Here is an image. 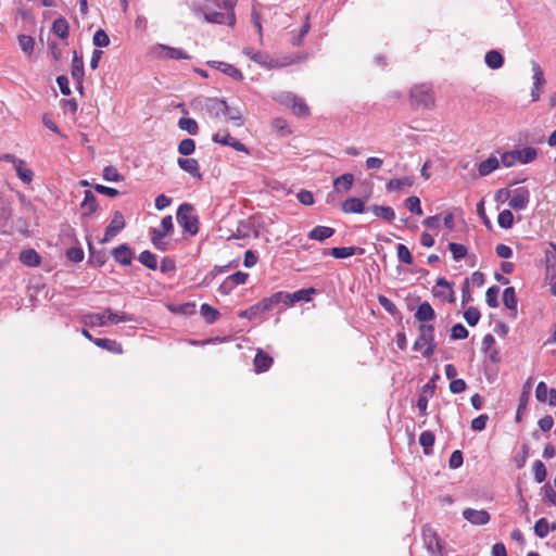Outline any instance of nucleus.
<instances>
[{
	"instance_id": "40",
	"label": "nucleus",
	"mask_w": 556,
	"mask_h": 556,
	"mask_svg": "<svg viewBox=\"0 0 556 556\" xmlns=\"http://www.w3.org/2000/svg\"><path fill=\"white\" fill-rule=\"evenodd\" d=\"M151 235V242L155 247V249L160 251H166L167 250V242L164 241V238L166 235L162 233L160 229L152 228L150 230Z\"/></svg>"
},
{
	"instance_id": "47",
	"label": "nucleus",
	"mask_w": 556,
	"mask_h": 556,
	"mask_svg": "<svg viewBox=\"0 0 556 556\" xmlns=\"http://www.w3.org/2000/svg\"><path fill=\"white\" fill-rule=\"evenodd\" d=\"M290 109L292 110L293 114L296 115L298 117H306L309 115V108L307 106L305 101L300 97L296 98V101H294Z\"/></svg>"
},
{
	"instance_id": "20",
	"label": "nucleus",
	"mask_w": 556,
	"mask_h": 556,
	"mask_svg": "<svg viewBox=\"0 0 556 556\" xmlns=\"http://www.w3.org/2000/svg\"><path fill=\"white\" fill-rule=\"evenodd\" d=\"M112 254L117 263L121 265H130L131 264V250L127 244H121L113 249Z\"/></svg>"
},
{
	"instance_id": "7",
	"label": "nucleus",
	"mask_w": 556,
	"mask_h": 556,
	"mask_svg": "<svg viewBox=\"0 0 556 556\" xmlns=\"http://www.w3.org/2000/svg\"><path fill=\"white\" fill-rule=\"evenodd\" d=\"M530 200V192L526 187H519L510 191L508 205L515 211H522L527 207Z\"/></svg>"
},
{
	"instance_id": "60",
	"label": "nucleus",
	"mask_w": 556,
	"mask_h": 556,
	"mask_svg": "<svg viewBox=\"0 0 556 556\" xmlns=\"http://www.w3.org/2000/svg\"><path fill=\"white\" fill-rule=\"evenodd\" d=\"M533 473L535 482L541 483L546 478V468L545 465L541 460H536L533 464Z\"/></svg>"
},
{
	"instance_id": "53",
	"label": "nucleus",
	"mask_w": 556,
	"mask_h": 556,
	"mask_svg": "<svg viewBox=\"0 0 556 556\" xmlns=\"http://www.w3.org/2000/svg\"><path fill=\"white\" fill-rule=\"evenodd\" d=\"M397 258L401 263L410 265L413 263V256L408 248L402 243L396 245Z\"/></svg>"
},
{
	"instance_id": "17",
	"label": "nucleus",
	"mask_w": 556,
	"mask_h": 556,
	"mask_svg": "<svg viewBox=\"0 0 556 556\" xmlns=\"http://www.w3.org/2000/svg\"><path fill=\"white\" fill-rule=\"evenodd\" d=\"M177 164L178 166L187 172L188 174H190L192 177L201 180L202 179V174L200 172V166H199V163L195 159H184V157H179L177 160Z\"/></svg>"
},
{
	"instance_id": "63",
	"label": "nucleus",
	"mask_w": 556,
	"mask_h": 556,
	"mask_svg": "<svg viewBox=\"0 0 556 556\" xmlns=\"http://www.w3.org/2000/svg\"><path fill=\"white\" fill-rule=\"evenodd\" d=\"M468 334V330L462 324H456L451 329V339L453 340L466 339Z\"/></svg>"
},
{
	"instance_id": "41",
	"label": "nucleus",
	"mask_w": 556,
	"mask_h": 556,
	"mask_svg": "<svg viewBox=\"0 0 556 556\" xmlns=\"http://www.w3.org/2000/svg\"><path fill=\"white\" fill-rule=\"evenodd\" d=\"M260 8H262V5L260 3H256V2L253 3L252 13H251V22L260 36V40H262L263 27H262V22H261V20H262L261 12L258 11Z\"/></svg>"
},
{
	"instance_id": "64",
	"label": "nucleus",
	"mask_w": 556,
	"mask_h": 556,
	"mask_svg": "<svg viewBox=\"0 0 556 556\" xmlns=\"http://www.w3.org/2000/svg\"><path fill=\"white\" fill-rule=\"evenodd\" d=\"M548 392H549V389L547 388L546 383L543 381L539 382L535 388L536 400L540 402H546Z\"/></svg>"
},
{
	"instance_id": "58",
	"label": "nucleus",
	"mask_w": 556,
	"mask_h": 556,
	"mask_svg": "<svg viewBox=\"0 0 556 556\" xmlns=\"http://www.w3.org/2000/svg\"><path fill=\"white\" fill-rule=\"evenodd\" d=\"M533 86L541 87L545 84L544 73L539 63L532 62Z\"/></svg>"
},
{
	"instance_id": "43",
	"label": "nucleus",
	"mask_w": 556,
	"mask_h": 556,
	"mask_svg": "<svg viewBox=\"0 0 556 556\" xmlns=\"http://www.w3.org/2000/svg\"><path fill=\"white\" fill-rule=\"evenodd\" d=\"M178 127L181 130H186L190 135H197L199 131V126L195 119L191 117H181L178 121Z\"/></svg>"
},
{
	"instance_id": "6",
	"label": "nucleus",
	"mask_w": 556,
	"mask_h": 556,
	"mask_svg": "<svg viewBox=\"0 0 556 556\" xmlns=\"http://www.w3.org/2000/svg\"><path fill=\"white\" fill-rule=\"evenodd\" d=\"M190 8L195 14H202L203 18L207 23L229 25V18H228L227 13H223L219 11H207V8H208L207 4H205L204 7H201V5H198L197 3H192Z\"/></svg>"
},
{
	"instance_id": "15",
	"label": "nucleus",
	"mask_w": 556,
	"mask_h": 556,
	"mask_svg": "<svg viewBox=\"0 0 556 556\" xmlns=\"http://www.w3.org/2000/svg\"><path fill=\"white\" fill-rule=\"evenodd\" d=\"M265 304L268 311L273 309L276 306H280V311L290 307L289 305V293L283 291H278L273 293L270 296L264 298Z\"/></svg>"
},
{
	"instance_id": "14",
	"label": "nucleus",
	"mask_w": 556,
	"mask_h": 556,
	"mask_svg": "<svg viewBox=\"0 0 556 556\" xmlns=\"http://www.w3.org/2000/svg\"><path fill=\"white\" fill-rule=\"evenodd\" d=\"M463 517L471 525L482 526L490 521V514L484 509L466 508L463 511Z\"/></svg>"
},
{
	"instance_id": "12",
	"label": "nucleus",
	"mask_w": 556,
	"mask_h": 556,
	"mask_svg": "<svg viewBox=\"0 0 556 556\" xmlns=\"http://www.w3.org/2000/svg\"><path fill=\"white\" fill-rule=\"evenodd\" d=\"M154 53L165 60H189L190 55H188L184 50L169 47L166 45H156L154 47Z\"/></svg>"
},
{
	"instance_id": "19",
	"label": "nucleus",
	"mask_w": 556,
	"mask_h": 556,
	"mask_svg": "<svg viewBox=\"0 0 556 556\" xmlns=\"http://www.w3.org/2000/svg\"><path fill=\"white\" fill-rule=\"evenodd\" d=\"M415 318L420 324H429L430 321H432L435 318L434 309L432 308V306L430 305L429 302L420 303V305L418 306V308L415 313Z\"/></svg>"
},
{
	"instance_id": "62",
	"label": "nucleus",
	"mask_w": 556,
	"mask_h": 556,
	"mask_svg": "<svg viewBox=\"0 0 556 556\" xmlns=\"http://www.w3.org/2000/svg\"><path fill=\"white\" fill-rule=\"evenodd\" d=\"M237 0H223V7L227 11L229 18V26H233L236 24V14H235V7H236Z\"/></svg>"
},
{
	"instance_id": "44",
	"label": "nucleus",
	"mask_w": 556,
	"mask_h": 556,
	"mask_svg": "<svg viewBox=\"0 0 556 556\" xmlns=\"http://www.w3.org/2000/svg\"><path fill=\"white\" fill-rule=\"evenodd\" d=\"M138 261L142 265L147 266L149 269L154 270L157 268V260H156L155 254H153L152 252H150L148 250L140 253Z\"/></svg>"
},
{
	"instance_id": "50",
	"label": "nucleus",
	"mask_w": 556,
	"mask_h": 556,
	"mask_svg": "<svg viewBox=\"0 0 556 556\" xmlns=\"http://www.w3.org/2000/svg\"><path fill=\"white\" fill-rule=\"evenodd\" d=\"M405 207L415 215H422V208L418 197L412 195L405 200Z\"/></svg>"
},
{
	"instance_id": "9",
	"label": "nucleus",
	"mask_w": 556,
	"mask_h": 556,
	"mask_svg": "<svg viewBox=\"0 0 556 556\" xmlns=\"http://www.w3.org/2000/svg\"><path fill=\"white\" fill-rule=\"evenodd\" d=\"M125 219L123 214L119 211H115L113 213L112 219L108 227L105 228V232L103 238L101 239V243H106L111 241L118 232H121L125 228Z\"/></svg>"
},
{
	"instance_id": "54",
	"label": "nucleus",
	"mask_w": 556,
	"mask_h": 556,
	"mask_svg": "<svg viewBox=\"0 0 556 556\" xmlns=\"http://www.w3.org/2000/svg\"><path fill=\"white\" fill-rule=\"evenodd\" d=\"M18 45L20 48L25 52L30 54L34 51L35 39L31 36L20 35L18 36Z\"/></svg>"
},
{
	"instance_id": "29",
	"label": "nucleus",
	"mask_w": 556,
	"mask_h": 556,
	"mask_svg": "<svg viewBox=\"0 0 556 556\" xmlns=\"http://www.w3.org/2000/svg\"><path fill=\"white\" fill-rule=\"evenodd\" d=\"M20 261L24 265L36 267L40 264L41 257L34 249H26L20 253Z\"/></svg>"
},
{
	"instance_id": "16",
	"label": "nucleus",
	"mask_w": 556,
	"mask_h": 556,
	"mask_svg": "<svg viewBox=\"0 0 556 556\" xmlns=\"http://www.w3.org/2000/svg\"><path fill=\"white\" fill-rule=\"evenodd\" d=\"M205 108L207 113L214 117H220L225 115V110H227V102L217 98H210L205 102Z\"/></svg>"
},
{
	"instance_id": "33",
	"label": "nucleus",
	"mask_w": 556,
	"mask_h": 556,
	"mask_svg": "<svg viewBox=\"0 0 556 556\" xmlns=\"http://www.w3.org/2000/svg\"><path fill=\"white\" fill-rule=\"evenodd\" d=\"M52 31L61 39H66L70 34L68 22L64 17L56 18L52 24Z\"/></svg>"
},
{
	"instance_id": "56",
	"label": "nucleus",
	"mask_w": 556,
	"mask_h": 556,
	"mask_svg": "<svg viewBox=\"0 0 556 556\" xmlns=\"http://www.w3.org/2000/svg\"><path fill=\"white\" fill-rule=\"evenodd\" d=\"M194 150H195V142L193 139H190V138L184 139L178 144V152L181 155H186V156L190 155L194 152Z\"/></svg>"
},
{
	"instance_id": "25",
	"label": "nucleus",
	"mask_w": 556,
	"mask_h": 556,
	"mask_svg": "<svg viewBox=\"0 0 556 556\" xmlns=\"http://www.w3.org/2000/svg\"><path fill=\"white\" fill-rule=\"evenodd\" d=\"M265 312H268V308L265 304V301L264 299H262L260 302H257L256 304L250 306L249 308L244 309V311H241L239 312L238 316L240 318H248V319H252Z\"/></svg>"
},
{
	"instance_id": "22",
	"label": "nucleus",
	"mask_w": 556,
	"mask_h": 556,
	"mask_svg": "<svg viewBox=\"0 0 556 556\" xmlns=\"http://www.w3.org/2000/svg\"><path fill=\"white\" fill-rule=\"evenodd\" d=\"M330 254L336 258H346L353 255L364 254V249L358 247H340L332 248Z\"/></svg>"
},
{
	"instance_id": "38",
	"label": "nucleus",
	"mask_w": 556,
	"mask_h": 556,
	"mask_svg": "<svg viewBox=\"0 0 556 556\" xmlns=\"http://www.w3.org/2000/svg\"><path fill=\"white\" fill-rule=\"evenodd\" d=\"M200 313L207 324H213L219 318V312L212 305L204 303L200 307Z\"/></svg>"
},
{
	"instance_id": "2",
	"label": "nucleus",
	"mask_w": 556,
	"mask_h": 556,
	"mask_svg": "<svg viewBox=\"0 0 556 556\" xmlns=\"http://www.w3.org/2000/svg\"><path fill=\"white\" fill-rule=\"evenodd\" d=\"M419 334L414 342L415 351H422L425 357H430L435 349L434 327L431 324H420L418 327Z\"/></svg>"
},
{
	"instance_id": "55",
	"label": "nucleus",
	"mask_w": 556,
	"mask_h": 556,
	"mask_svg": "<svg viewBox=\"0 0 556 556\" xmlns=\"http://www.w3.org/2000/svg\"><path fill=\"white\" fill-rule=\"evenodd\" d=\"M296 98L298 96L292 92L282 91L275 97V100L285 106L291 108Z\"/></svg>"
},
{
	"instance_id": "10",
	"label": "nucleus",
	"mask_w": 556,
	"mask_h": 556,
	"mask_svg": "<svg viewBox=\"0 0 556 556\" xmlns=\"http://www.w3.org/2000/svg\"><path fill=\"white\" fill-rule=\"evenodd\" d=\"M243 53L250 60L265 68H274L279 66L278 62L270 58V55L266 52L257 51L253 48L247 47L243 49Z\"/></svg>"
},
{
	"instance_id": "49",
	"label": "nucleus",
	"mask_w": 556,
	"mask_h": 556,
	"mask_svg": "<svg viewBox=\"0 0 556 556\" xmlns=\"http://www.w3.org/2000/svg\"><path fill=\"white\" fill-rule=\"evenodd\" d=\"M448 250L451 251L453 258L455 261H460L464 257H466L468 251L467 248L464 244L450 242L448 243Z\"/></svg>"
},
{
	"instance_id": "8",
	"label": "nucleus",
	"mask_w": 556,
	"mask_h": 556,
	"mask_svg": "<svg viewBox=\"0 0 556 556\" xmlns=\"http://www.w3.org/2000/svg\"><path fill=\"white\" fill-rule=\"evenodd\" d=\"M433 295L442 301L454 303L455 293L453 282L447 281L444 277H439L433 288Z\"/></svg>"
},
{
	"instance_id": "39",
	"label": "nucleus",
	"mask_w": 556,
	"mask_h": 556,
	"mask_svg": "<svg viewBox=\"0 0 556 556\" xmlns=\"http://www.w3.org/2000/svg\"><path fill=\"white\" fill-rule=\"evenodd\" d=\"M503 303L506 308L514 311L517 313V299L515 289L513 287H507L503 292Z\"/></svg>"
},
{
	"instance_id": "13",
	"label": "nucleus",
	"mask_w": 556,
	"mask_h": 556,
	"mask_svg": "<svg viewBox=\"0 0 556 556\" xmlns=\"http://www.w3.org/2000/svg\"><path fill=\"white\" fill-rule=\"evenodd\" d=\"M71 75L74 81L77 85V89L83 92L84 89V76H85V67L83 56L77 53V51L73 52V60L71 65Z\"/></svg>"
},
{
	"instance_id": "4",
	"label": "nucleus",
	"mask_w": 556,
	"mask_h": 556,
	"mask_svg": "<svg viewBox=\"0 0 556 556\" xmlns=\"http://www.w3.org/2000/svg\"><path fill=\"white\" fill-rule=\"evenodd\" d=\"M410 104L416 109H432L434 94L430 85L420 84L410 89Z\"/></svg>"
},
{
	"instance_id": "42",
	"label": "nucleus",
	"mask_w": 556,
	"mask_h": 556,
	"mask_svg": "<svg viewBox=\"0 0 556 556\" xmlns=\"http://www.w3.org/2000/svg\"><path fill=\"white\" fill-rule=\"evenodd\" d=\"M555 529L556 526H549L548 521L545 518H540L534 525V533L541 539L547 536L549 531Z\"/></svg>"
},
{
	"instance_id": "34",
	"label": "nucleus",
	"mask_w": 556,
	"mask_h": 556,
	"mask_svg": "<svg viewBox=\"0 0 556 556\" xmlns=\"http://www.w3.org/2000/svg\"><path fill=\"white\" fill-rule=\"evenodd\" d=\"M17 177L24 184H30L34 178V172L28 168L23 160H20L17 164L14 165Z\"/></svg>"
},
{
	"instance_id": "3",
	"label": "nucleus",
	"mask_w": 556,
	"mask_h": 556,
	"mask_svg": "<svg viewBox=\"0 0 556 556\" xmlns=\"http://www.w3.org/2000/svg\"><path fill=\"white\" fill-rule=\"evenodd\" d=\"M177 223L182 229L194 236L199 231V217L193 213V206L189 203H182L178 206L176 213Z\"/></svg>"
},
{
	"instance_id": "18",
	"label": "nucleus",
	"mask_w": 556,
	"mask_h": 556,
	"mask_svg": "<svg viewBox=\"0 0 556 556\" xmlns=\"http://www.w3.org/2000/svg\"><path fill=\"white\" fill-rule=\"evenodd\" d=\"M80 208L83 211V216L87 217L94 213L98 208V201L96 195L91 190H86L84 193V200L80 203Z\"/></svg>"
},
{
	"instance_id": "32",
	"label": "nucleus",
	"mask_w": 556,
	"mask_h": 556,
	"mask_svg": "<svg viewBox=\"0 0 556 556\" xmlns=\"http://www.w3.org/2000/svg\"><path fill=\"white\" fill-rule=\"evenodd\" d=\"M484 62L488 67L498 70L503 66L504 58L497 50H490L485 53Z\"/></svg>"
},
{
	"instance_id": "28",
	"label": "nucleus",
	"mask_w": 556,
	"mask_h": 556,
	"mask_svg": "<svg viewBox=\"0 0 556 556\" xmlns=\"http://www.w3.org/2000/svg\"><path fill=\"white\" fill-rule=\"evenodd\" d=\"M517 163L529 164L536 159L538 152L532 147H525L522 149H516Z\"/></svg>"
},
{
	"instance_id": "48",
	"label": "nucleus",
	"mask_w": 556,
	"mask_h": 556,
	"mask_svg": "<svg viewBox=\"0 0 556 556\" xmlns=\"http://www.w3.org/2000/svg\"><path fill=\"white\" fill-rule=\"evenodd\" d=\"M497 223L501 228L509 229L514 224V215L511 211H502L497 216Z\"/></svg>"
},
{
	"instance_id": "57",
	"label": "nucleus",
	"mask_w": 556,
	"mask_h": 556,
	"mask_svg": "<svg viewBox=\"0 0 556 556\" xmlns=\"http://www.w3.org/2000/svg\"><path fill=\"white\" fill-rule=\"evenodd\" d=\"M92 42L98 48H104L109 46L110 38L103 29H98L92 37Z\"/></svg>"
},
{
	"instance_id": "45",
	"label": "nucleus",
	"mask_w": 556,
	"mask_h": 556,
	"mask_svg": "<svg viewBox=\"0 0 556 556\" xmlns=\"http://www.w3.org/2000/svg\"><path fill=\"white\" fill-rule=\"evenodd\" d=\"M225 115L228 116V119L233 123L235 126H242L244 124L243 116L241 111L238 108L230 106L227 104V110H225Z\"/></svg>"
},
{
	"instance_id": "36",
	"label": "nucleus",
	"mask_w": 556,
	"mask_h": 556,
	"mask_svg": "<svg viewBox=\"0 0 556 556\" xmlns=\"http://www.w3.org/2000/svg\"><path fill=\"white\" fill-rule=\"evenodd\" d=\"M435 438L433 432L426 430L422 431L419 435V444L424 448V453L426 455H430L432 453V446L434 444Z\"/></svg>"
},
{
	"instance_id": "59",
	"label": "nucleus",
	"mask_w": 556,
	"mask_h": 556,
	"mask_svg": "<svg viewBox=\"0 0 556 556\" xmlns=\"http://www.w3.org/2000/svg\"><path fill=\"white\" fill-rule=\"evenodd\" d=\"M103 178L106 181H121L123 180V176L117 172V169L114 166H105L103 169Z\"/></svg>"
},
{
	"instance_id": "24",
	"label": "nucleus",
	"mask_w": 556,
	"mask_h": 556,
	"mask_svg": "<svg viewBox=\"0 0 556 556\" xmlns=\"http://www.w3.org/2000/svg\"><path fill=\"white\" fill-rule=\"evenodd\" d=\"M500 167V160L494 156L490 155L486 160L482 161L478 165L479 175L481 177H485L496 170Z\"/></svg>"
},
{
	"instance_id": "61",
	"label": "nucleus",
	"mask_w": 556,
	"mask_h": 556,
	"mask_svg": "<svg viewBox=\"0 0 556 556\" xmlns=\"http://www.w3.org/2000/svg\"><path fill=\"white\" fill-rule=\"evenodd\" d=\"M504 167H511L517 164V157L515 150L506 151L501 155L500 165Z\"/></svg>"
},
{
	"instance_id": "26",
	"label": "nucleus",
	"mask_w": 556,
	"mask_h": 556,
	"mask_svg": "<svg viewBox=\"0 0 556 556\" xmlns=\"http://www.w3.org/2000/svg\"><path fill=\"white\" fill-rule=\"evenodd\" d=\"M334 229L328 226H316L307 235L311 240L325 241L332 237Z\"/></svg>"
},
{
	"instance_id": "5",
	"label": "nucleus",
	"mask_w": 556,
	"mask_h": 556,
	"mask_svg": "<svg viewBox=\"0 0 556 556\" xmlns=\"http://www.w3.org/2000/svg\"><path fill=\"white\" fill-rule=\"evenodd\" d=\"M422 540L430 556H446L441 540L432 528L425 527L422 529Z\"/></svg>"
},
{
	"instance_id": "30",
	"label": "nucleus",
	"mask_w": 556,
	"mask_h": 556,
	"mask_svg": "<svg viewBox=\"0 0 556 556\" xmlns=\"http://www.w3.org/2000/svg\"><path fill=\"white\" fill-rule=\"evenodd\" d=\"M94 344L98 348L108 350L109 352L113 354H122L123 348L122 344L116 342L115 340L106 339V338H97L94 340Z\"/></svg>"
},
{
	"instance_id": "35",
	"label": "nucleus",
	"mask_w": 556,
	"mask_h": 556,
	"mask_svg": "<svg viewBox=\"0 0 556 556\" xmlns=\"http://www.w3.org/2000/svg\"><path fill=\"white\" fill-rule=\"evenodd\" d=\"M354 182V176L350 173L343 174L333 180V187L337 191H349Z\"/></svg>"
},
{
	"instance_id": "51",
	"label": "nucleus",
	"mask_w": 556,
	"mask_h": 556,
	"mask_svg": "<svg viewBox=\"0 0 556 556\" xmlns=\"http://www.w3.org/2000/svg\"><path fill=\"white\" fill-rule=\"evenodd\" d=\"M498 293L500 288L497 286H492L486 290L485 293V301L490 307H497L500 305L498 303Z\"/></svg>"
},
{
	"instance_id": "11",
	"label": "nucleus",
	"mask_w": 556,
	"mask_h": 556,
	"mask_svg": "<svg viewBox=\"0 0 556 556\" xmlns=\"http://www.w3.org/2000/svg\"><path fill=\"white\" fill-rule=\"evenodd\" d=\"M212 140L215 143H219L222 146H228V147L233 148L236 151L244 152V153L249 154L248 148L242 142H240L236 138L231 137L227 130H220V131L215 132L212 136Z\"/></svg>"
},
{
	"instance_id": "1",
	"label": "nucleus",
	"mask_w": 556,
	"mask_h": 556,
	"mask_svg": "<svg viewBox=\"0 0 556 556\" xmlns=\"http://www.w3.org/2000/svg\"><path fill=\"white\" fill-rule=\"evenodd\" d=\"M81 320L87 327H104L118 323L134 321V317L123 312H113L111 308H105L99 313L85 314Z\"/></svg>"
},
{
	"instance_id": "31",
	"label": "nucleus",
	"mask_w": 556,
	"mask_h": 556,
	"mask_svg": "<svg viewBox=\"0 0 556 556\" xmlns=\"http://www.w3.org/2000/svg\"><path fill=\"white\" fill-rule=\"evenodd\" d=\"M368 210L372 212L375 216L387 222H392L395 218L394 210L391 206H381L374 204L369 206Z\"/></svg>"
},
{
	"instance_id": "46",
	"label": "nucleus",
	"mask_w": 556,
	"mask_h": 556,
	"mask_svg": "<svg viewBox=\"0 0 556 556\" xmlns=\"http://www.w3.org/2000/svg\"><path fill=\"white\" fill-rule=\"evenodd\" d=\"M218 71L224 73L225 75L236 79V80H242L243 75L242 73L232 64L224 62V64H218Z\"/></svg>"
},
{
	"instance_id": "23",
	"label": "nucleus",
	"mask_w": 556,
	"mask_h": 556,
	"mask_svg": "<svg viewBox=\"0 0 556 556\" xmlns=\"http://www.w3.org/2000/svg\"><path fill=\"white\" fill-rule=\"evenodd\" d=\"M273 365V357L267 353L258 350L254 357V367L256 372H264Z\"/></svg>"
},
{
	"instance_id": "21",
	"label": "nucleus",
	"mask_w": 556,
	"mask_h": 556,
	"mask_svg": "<svg viewBox=\"0 0 556 556\" xmlns=\"http://www.w3.org/2000/svg\"><path fill=\"white\" fill-rule=\"evenodd\" d=\"M341 207L346 214H361L365 211V203L359 198H349L342 203Z\"/></svg>"
},
{
	"instance_id": "52",
	"label": "nucleus",
	"mask_w": 556,
	"mask_h": 556,
	"mask_svg": "<svg viewBox=\"0 0 556 556\" xmlns=\"http://www.w3.org/2000/svg\"><path fill=\"white\" fill-rule=\"evenodd\" d=\"M481 314L477 307H469L464 312V318L471 327L476 326L480 320Z\"/></svg>"
},
{
	"instance_id": "27",
	"label": "nucleus",
	"mask_w": 556,
	"mask_h": 556,
	"mask_svg": "<svg viewBox=\"0 0 556 556\" xmlns=\"http://www.w3.org/2000/svg\"><path fill=\"white\" fill-rule=\"evenodd\" d=\"M316 293L314 288L301 289L293 293H289V305L293 306L298 302H309L312 300V295Z\"/></svg>"
},
{
	"instance_id": "37",
	"label": "nucleus",
	"mask_w": 556,
	"mask_h": 556,
	"mask_svg": "<svg viewBox=\"0 0 556 556\" xmlns=\"http://www.w3.org/2000/svg\"><path fill=\"white\" fill-rule=\"evenodd\" d=\"M414 184L413 178L410 177H402V178H394L390 179L387 185V191L394 192L403 188L404 186L410 187Z\"/></svg>"
}]
</instances>
